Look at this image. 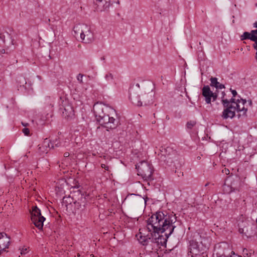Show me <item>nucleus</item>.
<instances>
[{"label":"nucleus","instance_id":"1","mask_svg":"<svg viewBox=\"0 0 257 257\" xmlns=\"http://www.w3.org/2000/svg\"><path fill=\"white\" fill-rule=\"evenodd\" d=\"M176 221L175 215L157 212L147 220V228L149 233L145 235L140 232L136 236L143 245H152L153 243L159 244L161 237L159 234L165 232V235L168 238L176 227L174 225Z\"/></svg>","mask_w":257,"mask_h":257},{"label":"nucleus","instance_id":"2","mask_svg":"<svg viewBox=\"0 0 257 257\" xmlns=\"http://www.w3.org/2000/svg\"><path fill=\"white\" fill-rule=\"evenodd\" d=\"M93 111L97 121L101 125H103L106 128L113 129L116 127L118 124V121L113 117L110 116L109 114H106L105 112L108 110H110L112 113H115L114 109L107 108L104 105L96 103L93 106Z\"/></svg>","mask_w":257,"mask_h":257},{"label":"nucleus","instance_id":"3","mask_svg":"<svg viewBox=\"0 0 257 257\" xmlns=\"http://www.w3.org/2000/svg\"><path fill=\"white\" fill-rule=\"evenodd\" d=\"M136 88H132L130 90L129 98L132 102L138 106L148 105L153 103L154 93L151 88L147 91H140V85L137 83Z\"/></svg>","mask_w":257,"mask_h":257},{"label":"nucleus","instance_id":"4","mask_svg":"<svg viewBox=\"0 0 257 257\" xmlns=\"http://www.w3.org/2000/svg\"><path fill=\"white\" fill-rule=\"evenodd\" d=\"M74 36L77 39L80 37L82 42L84 43L89 44L94 40V34L91 28L84 24H79L73 28Z\"/></svg>","mask_w":257,"mask_h":257},{"label":"nucleus","instance_id":"5","mask_svg":"<svg viewBox=\"0 0 257 257\" xmlns=\"http://www.w3.org/2000/svg\"><path fill=\"white\" fill-rule=\"evenodd\" d=\"M138 175L142 177L145 180H151L153 170L151 165L148 162L142 161L136 166Z\"/></svg>","mask_w":257,"mask_h":257},{"label":"nucleus","instance_id":"6","mask_svg":"<svg viewBox=\"0 0 257 257\" xmlns=\"http://www.w3.org/2000/svg\"><path fill=\"white\" fill-rule=\"evenodd\" d=\"M177 152L171 147H161L158 154L159 159L167 165H170L173 162V158L175 157Z\"/></svg>","mask_w":257,"mask_h":257},{"label":"nucleus","instance_id":"7","mask_svg":"<svg viewBox=\"0 0 257 257\" xmlns=\"http://www.w3.org/2000/svg\"><path fill=\"white\" fill-rule=\"evenodd\" d=\"M222 103L225 108L222 114L223 119L232 118L235 116V111H237V107L233 104H228L227 99L222 98Z\"/></svg>","mask_w":257,"mask_h":257},{"label":"nucleus","instance_id":"8","mask_svg":"<svg viewBox=\"0 0 257 257\" xmlns=\"http://www.w3.org/2000/svg\"><path fill=\"white\" fill-rule=\"evenodd\" d=\"M45 218L41 215L40 210L35 206L31 212V220L39 229H42Z\"/></svg>","mask_w":257,"mask_h":257},{"label":"nucleus","instance_id":"9","mask_svg":"<svg viewBox=\"0 0 257 257\" xmlns=\"http://www.w3.org/2000/svg\"><path fill=\"white\" fill-rule=\"evenodd\" d=\"M228 104H233L236 106L237 111L242 112V115H245L247 108L244 107L245 104L246 103V100L238 96V98L236 99L234 98H231L230 100L228 99Z\"/></svg>","mask_w":257,"mask_h":257},{"label":"nucleus","instance_id":"10","mask_svg":"<svg viewBox=\"0 0 257 257\" xmlns=\"http://www.w3.org/2000/svg\"><path fill=\"white\" fill-rule=\"evenodd\" d=\"M194 238H195V239L190 241V252L192 254V255L193 254H197V253L199 252L198 243L199 242L202 243V241L201 240V237L199 233L195 234Z\"/></svg>","mask_w":257,"mask_h":257},{"label":"nucleus","instance_id":"11","mask_svg":"<svg viewBox=\"0 0 257 257\" xmlns=\"http://www.w3.org/2000/svg\"><path fill=\"white\" fill-rule=\"evenodd\" d=\"M202 95L205 97V101L207 103H210L211 98L213 101H215L217 97L216 92H213L208 85L204 86L202 88Z\"/></svg>","mask_w":257,"mask_h":257},{"label":"nucleus","instance_id":"12","mask_svg":"<svg viewBox=\"0 0 257 257\" xmlns=\"http://www.w3.org/2000/svg\"><path fill=\"white\" fill-rule=\"evenodd\" d=\"M10 243V238L6 233H0V253L5 251L9 247Z\"/></svg>","mask_w":257,"mask_h":257},{"label":"nucleus","instance_id":"13","mask_svg":"<svg viewBox=\"0 0 257 257\" xmlns=\"http://www.w3.org/2000/svg\"><path fill=\"white\" fill-rule=\"evenodd\" d=\"M241 41L244 40H250L254 41L257 40V30H251L250 32H245L240 37Z\"/></svg>","mask_w":257,"mask_h":257},{"label":"nucleus","instance_id":"14","mask_svg":"<svg viewBox=\"0 0 257 257\" xmlns=\"http://www.w3.org/2000/svg\"><path fill=\"white\" fill-rule=\"evenodd\" d=\"M50 141L46 138L41 145L38 146V152L40 155L46 154L48 153L49 148H50Z\"/></svg>","mask_w":257,"mask_h":257},{"label":"nucleus","instance_id":"15","mask_svg":"<svg viewBox=\"0 0 257 257\" xmlns=\"http://www.w3.org/2000/svg\"><path fill=\"white\" fill-rule=\"evenodd\" d=\"M183 164V161L181 159L179 156L177 154L175 155V157L173 158V162L170 165H168L169 166H173L175 167L176 169L180 168L182 164Z\"/></svg>","mask_w":257,"mask_h":257},{"label":"nucleus","instance_id":"16","mask_svg":"<svg viewBox=\"0 0 257 257\" xmlns=\"http://www.w3.org/2000/svg\"><path fill=\"white\" fill-rule=\"evenodd\" d=\"M104 79L106 80V81L109 84L114 83L115 84H116L114 75L111 72H109L106 73L104 76Z\"/></svg>","mask_w":257,"mask_h":257},{"label":"nucleus","instance_id":"17","mask_svg":"<svg viewBox=\"0 0 257 257\" xmlns=\"http://www.w3.org/2000/svg\"><path fill=\"white\" fill-rule=\"evenodd\" d=\"M109 0H95L94 4L97 6L98 7H103L107 3Z\"/></svg>","mask_w":257,"mask_h":257},{"label":"nucleus","instance_id":"18","mask_svg":"<svg viewBox=\"0 0 257 257\" xmlns=\"http://www.w3.org/2000/svg\"><path fill=\"white\" fill-rule=\"evenodd\" d=\"M17 81L18 84L20 85V86H24V85L27 84V82L25 78L22 76H20L18 77Z\"/></svg>","mask_w":257,"mask_h":257},{"label":"nucleus","instance_id":"19","mask_svg":"<svg viewBox=\"0 0 257 257\" xmlns=\"http://www.w3.org/2000/svg\"><path fill=\"white\" fill-rule=\"evenodd\" d=\"M196 124L195 120H190L187 122L186 127L188 130H191Z\"/></svg>","mask_w":257,"mask_h":257},{"label":"nucleus","instance_id":"20","mask_svg":"<svg viewBox=\"0 0 257 257\" xmlns=\"http://www.w3.org/2000/svg\"><path fill=\"white\" fill-rule=\"evenodd\" d=\"M51 148H54V147H59L61 146V143L59 140L55 139L52 143L51 142Z\"/></svg>","mask_w":257,"mask_h":257},{"label":"nucleus","instance_id":"21","mask_svg":"<svg viewBox=\"0 0 257 257\" xmlns=\"http://www.w3.org/2000/svg\"><path fill=\"white\" fill-rule=\"evenodd\" d=\"M211 81L210 86L215 87L218 84V82L217 81V79L216 77H211L210 79Z\"/></svg>","mask_w":257,"mask_h":257},{"label":"nucleus","instance_id":"22","mask_svg":"<svg viewBox=\"0 0 257 257\" xmlns=\"http://www.w3.org/2000/svg\"><path fill=\"white\" fill-rule=\"evenodd\" d=\"M83 77V75L81 74H79L77 76V80L80 83H83L82 78Z\"/></svg>","mask_w":257,"mask_h":257},{"label":"nucleus","instance_id":"23","mask_svg":"<svg viewBox=\"0 0 257 257\" xmlns=\"http://www.w3.org/2000/svg\"><path fill=\"white\" fill-rule=\"evenodd\" d=\"M22 132L26 136H28L30 133L29 129L28 128H24L22 130Z\"/></svg>","mask_w":257,"mask_h":257},{"label":"nucleus","instance_id":"24","mask_svg":"<svg viewBox=\"0 0 257 257\" xmlns=\"http://www.w3.org/2000/svg\"><path fill=\"white\" fill-rule=\"evenodd\" d=\"M215 88L216 89H221L222 88H224V85L222 84H220L218 82V84L216 86H215Z\"/></svg>","mask_w":257,"mask_h":257},{"label":"nucleus","instance_id":"25","mask_svg":"<svg viewBox=\"0 0 257 257\" xmlns=\"http://www.w3.org/2000/svg\"><path fill=\"white\" fill-rule=\"evenodd\" d=\"M230 91L233 95V97H235L237 95V93L236 90H232V89L230 88Z\"/></svg>","mask_w":257,"mask_h":257},{"label":"nucleus","instance_id":"26","mask_svg":"<svg viewBox=\"0 0 257 257\" xmlns=\"http://www.w3.org/2000/svg\"><path fill=\"white\" fill-rule=\"evenodd\" d=\"M101 166L102 168L104 169L105 170L108 171L109 170V166L107 165L104 164H101Z\"/></svg>","mask_w":257,"mask_h":257},{"label":"nucleus","instance_id":"27","mask_svg":"<svg viewBox=\"0 0 257 257\" xmlns=\"http://www.w3.org/2000/svg\"><path fill=\"white\" fill-rule=\"evenodd\" d=\"M222 172L223 173H225L226 175L229 174V170L226 168H224V169H223Z\"/></svg>","mask_w":257,"mask_h":257},{"label":"nucleus","instance_id":"28","mask_svg":"<svg viewBox=\"0 0 257 257\" xmlns=\"http://www.w3.org/2000/svg\"><path fill=\"white\" fill-rule=\"evenodd\" d=\"M70 110L69 113L68 114V116H71V115H74V111H73V110L72 109V108L70 107Z\"/></svg>","mask_w":257,"mask_h":257},{"label":"nucleus","instance_id":"29","mask_svg":"<svg viewBox=\"0 0 257 257\" xmlns=\"http://www.w3.org/2000/svg\"><path fill=\"white\" fill-rule=\"evenodd\" d=\"M27 248H25V249L23 248L21 252V254H25L27 252Z\"/></svg>","mask_w":257,"mask_h":257},{"label":"nucleus","instance_id":"30","mask_svg":"<svg viewBox=\"0 0 257 257\" xmlns=\"http://www.w3.org/2000/svg\"><path fill=\"white\" fill-rule=\"evenodd\" d=\"M4 35L1 34H0V40H1L3 42H5V40H4Z\"/></svg>","mask_w":257,"mask_h":257},{"label":"nucleus","instance_id":"31","mask_svg":"<svg viewBox=\"0 0 257 257\" xmlns=\"http://www.w3.org/2000/svg\"><path fill=\"white\" fill-rule=\"evenodd\" d=\"M69 156V153L68 152H65L64 154V157L65 158L68 157Z\"/></svg>","mask_w":257,"mask_h":257},{"label":"nucleus","instance_id":"32","mask_svg":"<svg viewBox=\"0 0 257 257\" xmlns=\"http://www.w3.org/2000/svg\"><path fill=\"white\" fill-rule=\"evenodd\" d=\"M225 95V93L224 92H222V96H221V101L222 100V98H223V99H225L224 98V96Z\"/></svg>","mask_w":257,"mask_h":257},{"label":"nucleus","instance_id":"33","mask_svg":"<svg viewBox=\"0 0 257 257\" xmlns=\"http://www.w3.org/2000/svg\"><path fill=\"white\" fill-rule=\"evenodd\" d=\"M248 103H249V105H251V104H252V101H251V100H249V101H248Z\"/></svg>","mask_w":257,"mask_h":257},{"label":"nucleus","instance_id":"34","mask_svg":"<svg viewBox=\"0 0 257 257\" xmlns=\"http://www.w3.org/2000/svg\"><path fill=\"white\" fill-rule=\"evenodd\" d=\"M1 52H2V53H5V50L4 49H3V50H2Z\"/></svg>","mask_w":257,"mask_h":257},{"label":"nucleus","instance_id":"35","mask_svg":"<svg viewBox=\"0 0 257 257\" xmlns=\"http://www.w3.org/2000/svg\"><path fill=\"white\" fill-rule=\"evenodd\" d=\"M180 173L179 174H178V176H180V174H181V175H183V173L182 172H180V173Z\"/></svg>","mask_w":257,"mask_h":257},{"label":"nucleus","instance_id":"36","mask_svg":"<svg viewBox=\"0 0 257 257\" xmlns=\"http://www.w3.org/2000/svg\"><path fill=\"white\" fill-rule=\"evenodd\" d=\"M68 110V109H67L66 108H64V110L65 111V112H66Z\"/></svg>","mask_w":257,"mask_h":257},{"label":"nucleus","instance_id":"37","mask_svg":"<svg viewBox=\"0 0 257 257\" xmlns=\"http://www.w3.org/2000/svg\"><path fill=\"white\" fill-rule=\"evenodd\" d=\"M22 124H23L24 126H26V125H27V124H26L24 123L23 122H22Z\"/></svg>","mask_w":257,"mask_h":257},{"label":"nucleus","instance_id":"38","mask_svg":"<svg viewBox=\"0 0 257 257\" xmlns=\"http://www.w3.org/2000/svg\"><path fill=\"white\" fill-rule=\"evenodd\" d=\"M101 60H104L105 59V58H104V57H102V58H101Z\"/></svg>","mask_w":257,"mask_h":257},{"label":"nucleus","instance_id":"39","mask_svg":"<svg viewBox=\"0 0 257 257\" xmlns=\"http://www.w3.org/2000/svg\"><path fill=\"white\" fill-rule=\"evenodd\" d=\"M240 115H241V114H239L238 115V118H239V117H240Z\"/></svg>","mask_w":257,"mask_h":257},{"label":"nucleus","instance_id":"40","mask_svg":"<svg viewBox=\"0 0 257 257\" xmlns=\"http://www.w3.org/2000/svg\"><path fill=\"white\" fill-rule=\"evenodd\" d=\"M240 107H242V104L240 103Z\"/></svg>","mask_w":257,"mask_h":257},{"label":"nucleus","instance_id":"41","mask_svg":"<svg viewBox=\"0 0 257 257\" xmlns=\"http://www.w3.org/2000/svg\"><path fill=\"white\" fill-rule=\"evenodd\" d=\"M115 1V0H114L113 2H114Z\"/></svg>","mask_w":257,"mask_h":257},{"label":"nucleus","instance_id":"42","mask_svg":"<svg viewBox=\"0 0 257 257\" xmlns=\"http://www.w3.org/2000/svg\"><path fill=\"white\" fill-rule=\"evenodd\" d=\"M256 5L257 6V4H256Z\"/></svg>","mask_w":257,"mask_h":257}]
</instances>
